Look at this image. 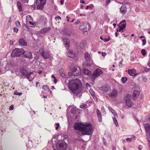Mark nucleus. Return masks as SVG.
<instances>
[{
  "mask_svg": "<svg viewBox=\"0 0 150 150\" xmlns=\"http://www.w3.org/2000/svg\"><path fill=\"white\" fill-rule=\"evenodd\" d=\"M68 86L69 90L76 94H78L81 91L82 84L78 79H71L69 82Z\"/></svg>",
  "mask_w": 150,
  "mask_h": 150,
  "instance_id": "f257e3e1",
  "label": "nucleus"
},
{
  "mask_svg": "<svg viewBox=\"0 0 150 150\" xmlns=\"http://www.w3.org/2000/svg\"><path fill=\"white\" fill-rule=\"evenodd\" d=\"M74 127L75 129L81 131L82 135H89L92 132L93 126L90 123L86 124L83 127L76 123Z\"/></svg>",
  "mask_w": 150,
  "mask_h": 150,
  "instance_id": "f03ea898",
  "label": "nucleus"
},
{
  "mask_svg": "<svg viewBox=\"0 0 150 150\" xmlns=\"http://www.w3.org/2000/svg\"><path fill=\"white\" fill-rule=\"evenodd\" d=\"M81 72L80 68L78 66H75L73 69V71L69 72L68 75L70 78H73V76L78 75L81 74Z\"/></svg>",
  "mask_w": 150,
  "mask_h": 150,
  "instance_id": "7ed1b4c3",
  "label": "nucleus"
},
{
  "mask_svg": "<svg viewBox=\"0 0 150 150\" xmlns=\"http://www.w3.org/2000/svg\"><path fill=\"white\" fill-rule=\"evenodd\" d=\"M56 147L59 150H66L67 144L64 140H60L57 143Z\"/></svg>",
  "mask_w": 150,
  "mask_h": 150,
  "instance_id": "20e7f679",
  "label": "nucleus"
},
{
  "mask_svg": "<svg viewBox=\"0 0 150 150\" xmlns=\"http://www.w3.org/2000/svg\"><path fill=\"white\" fill-rule=\"evenodd\" d=\"M24 52V50L22 49L16 48L12 52L11 56L12 57H19L21 55L23 54Z\"/></svg>",
  "mask_w": 150,
  "mask_h": 150,
  "instance_id": "39448f33",
  "label": "nucleus"
},
{
  "mask_svg": "<svg viewBox=\"0 0 150 150\" xmlns=\"http://www.w3.org/2000/svg\"><path fill=\"white\" fill-rule=\"evenodd\" d=\"M26 24L31 27H34L35 23L33 21V18L30 15H28L26 17Z\"/></svg>",
  "mask_w": 150,
  "mask_h": 150,
  "instance_id": "423d86ee",
  "label": "nucleus"
},
{
  "mask_svg": "<svg viewBox=\"0 0 150 150\" xmlns=\"http://www.w3.org/2000/svg\"><path fill=\"white\" fill-rule=\"evenodd\" d=\"M20 71L21 75L25 76L28 79H29L30 76L33 74L31 72H28L23 67L21 68Z\"/></svg>",
  "mask_w": 150,
  "mask_h": 150,
  "instance_id": "0eeeda50",
  "label": "nucleus"
},
{
  "mask_svg": "<svg viewBox=\"0 0 150 150\" xmlns=\"http://www.w3.org/2000/svg\"><path fill=\"white\" fill-rule=\"evenodd\" d=\"M46 0H36L37 8L38 9H42L45 4Z\"/></svg>",
  "mask_w": 150,
  "mask_h": 150,
  "instance_id": "6e6552de",
  "label": "nucleus"
},
{
  "mask_svg": "<svg viewBox=\"0 0 150 150\" xmlns=\"http://www.w3.org/2000/svg\"><path fill=\"white\" fill-rule=\"evenodd\" d=\"M103 73L102 71L99 69H96L91 76V77L95 79L97 77Z\"/></svg>",
  "mask_w": 150,
  "mask_h": 150,
  "instance_id": "1a4fd4ad",
  "label": "nucleus"
},
{
  "mask_svg": "<svg viewBox=\"0 0 150 150\" xmlns=\"http://www.w3.org/2000/svg\"><path fill=\"white\" fill-rule=\"evenodd\" d=\"M131 96L128 94L125 95V100L127 105L130 107L132 106V102L131 101Z\"/></svg>",
  "mask_w": 150,
  "mask_h": 150,
  "instance_id": "9d476101",
  "label": "nucleus"
},
{
  "mask_svg": "<svg viewBox=\"0 0 150 150\" xmlns=\"http://www.w3.org/2000/svg\"><path fill=\"white\" fill-rule=\"evenodd\" d=\"M79 29L81 30H83L87 33V30L89 29V26L86 22H82L81 23L79 27Z\"/></svg>",
  "mask_w": 150,
  "mask_h": 150,
  "instance_id": "9b49d317",
  "label": "nucleus"
},
{
  "mask_svg": "<svg viewBox=\"0 0 150 150\" xmlns=\"http://www.w3.org/2000/svg\"><path fill=\"white\" fill-rule=\"evenodd\" d=\"M50 30L51 28L50 27H44L40 31L39 33L40 34L44 35L48 32Z\"/></svg>",
  "mask_w": 150,
  "mask_h": 150,
  "instance_id": "f8f14e48",
  "label": "nucleus"
},
{
  "mask_svg": "<svg viewBox=\"0 0 150 150\" xmlns=\"http://www.w3.org/2000/svg\"><path fill=\"white\" fill-rule=\"evenodd\" d=\"M109 96L111 98H115L118 95V92L117 90L114 89L112 92L109 94Z\"/></svg>",
  "mask_w": 150,
  "mask_h": 150,
  "instance_id": "ddd939ff",
  "label": "nucleus"
},
{
  "mask_svg": "<svg viewBox=\"0 0 150 150\" xmlns=\"http://www.w3.org/2000/svg\"><path fill=\"white\" fill-rule=\"evenodd\" d=\"M24 57L26 58L31 59L33 57V55L32 53L27 51L24 52Z\"/></svg>",
  "mask_w": 150,
  "mask_h": 150,
  "instance_id": "4468645a",
  "label": "nucleus"
},
{
  "mask_svg": "<svg viewBox=\"0 0 150 150\" xmlns=\"http://www.w3.org/2000/svg\"><path fill=\"white\" fill-rule=\"evenodd\" d=\"M139 92L137 90H134L133 93V100H135L139 95Z\"/></svg>",
  "mask_w": 150,
  "mask_h": 150,
  "instance_id": "2eb2a0df",
  "label": "nucleus"
},
{
  "mask_svg": "<svg viewBox=\"0 0 150 150\" xmlns=\"http://www.w3.org/2000/svg\"><path fill=\"white\" fill-rule=\"evenodd\" d=\"M120 11L121 13L122 14H125L127 11L126 6L124 5L122 6L120 8Z\"/></svg>",
  "mask_w": 150,
  "mask_h": 150,
  "instance_id": "dca6fc26",
  "label": "nucleus"
},
{
  "mask_svg": "<svg viewBox=\"0 0 150 150\" xmlns=\"http://www.w3.org/2000/svg\"><path fill=\"white\" fill-rule=\"evenodd\" d=\"M66 47L67 49H69L70 46V41L67 38H65L63 39Z\"/></svg>",
  "mask_w": 150,
  "mask_h": 150,
  "instance_id": "f3484780",
  "label": "nucleus"
},
{
  "mask_svg": "<svg viewBox=\"0 0 150 150\" xmlns=\"http://www.w3.org/2000/svg\"><path fill=\"white\" fill-rule=\"evenodd\" d=\"M42 56L45 59H49L51 57L49 52L47 51H45Z\"/></svg>",
  "mask_w": 150,
  "mask_h": 150,
  "instance_id": "a211bd4d",
  "label": "nucleus"
},
{
  "mask_svg": "<svg viewBox=\"0 0 150 150\" xmlns=\"http://www.w3.org/2000/svg\"><path fill=\"white\" fill-rule=\"evenodd\" d=\"M68 57L73 58L75 57V53L72 50H69L67 53Z\"/></svg>",
  "mask_w": 150,
  "mask_h": 150,
  "instance_id": "6ab92c4d",
  "label": "nucleus"
},
{
  "mask_svg": "<svg viewBox=\"0 0 150 150\" xmlns=\"http://www.w3.org/2000/svg\"><path fill=\"white\" fill-rule=\"evenodd\" d=\"M128 73L129 75L132 76H135L136 75V70L134 69L129 70Z\"/></svg>",
  "mask_w": 150,
  "mask_h": 150,
  "instance_id": "aec40b11",
  "label": "nucleus"
},
{
  "mask_svg": "<svg viewBox=\"0 0 150 150\" xmlns=\"http://www.w3.org/2000/svg\"><path fill=\"white\" fill-rule=\"evenodd\" d=\"M84 57L86 60L87 62H90L91 61V58L90 54L87 52H86L84 54Z\"/></svg>",
  "mask_w": 150,
  "mask_h": 150,
  "instance_id": "412c9836",
  "label": "nucleus"
},
{
  "mask_svg": "<svg viewBox=\"0 0 150 150\" xmlns=\"http://www.w3.org/2000/svg\"><path fill=\"white\" fill-rule=\"evenodd\" d=\"M96 113L98 118V121L101 122L102 121V115L99 110L97 109L96 110Z\"/></svg>",
  "mask_w": 150,
  "mask_h": 150,
  "instance_id": "4be33fe9",
  "label": "nucleus"
},
{
  "mask_svg": "<svg viewBox=\"0 0 150 150\" xmlns=\"http://www.w3.org/2000/svg\"><path fill=\"white\" fill-rule=\"evenodd\" d=\"M99 89L101 91L105 93L107 92L109 90V88L106 86H103L100 87Z\"/></svg>",
  "mask_w": 150,
  "mask_h": 150,
  "instance_id": "5701e85b",
  "label": "nucleus"
},
{
  "mask_svg": "<svg viewBox=\"0 0 150 150\" xmlns=\"http://www.w3.org/2000/svg\"><path fill=\"white\" fill-rule=\"evenodd\" d=\"M144 127L146 133L150 132V124L148 123L144 125Z\"/></svg>",
  "mask_w": 150,
  "mask_h": 150,
  "instance_id": "b1692460",
  "label": "nucleus"
},
{
  "mask_svg": "<svg viewBox=\"0 0 150 150\" xmlns=\"http://www.w3.org/2000/svg\"><path fill=\"white\" fill-rule=\"evenodd\" d=\"M19 44L23 46L27 45V43L25 40L23 38H20L19 41Z\"/></svg>",
  "mask_w": 150,
  "mask_h": 150,
  "instance_id": "393cba45",
  "label": "nucleus"
},
{
  "mask_svg": "<svg viewBox=\"0 0 150 150\" xmlns=\"http://www.w3.org/2000/svg\"><path fill=\"white\" fill-rule=\"evenodd\" d=\"M17 5L18 6V11L19 12H21L22 10V5L21 3L19 1L17 2Z\"/></svg>",
  "mask_w": 150,
  "mask_h": 150,
  "instance_id": "a878e982",
  "label": "nucleus"
},
{
  "mask_svg": "<svg viewBox=\"0 0 150 150\" xmlns=\"http://www.w3.org/2000/svg\"><path fill=\"white\" fill-rule=\"evenodd\" d=\"M59 73L61 76L62 77L65 78L67 77V75L65 74V73L62 70H59Z\"/></svg>",
  "mask_w": 150,
  "mask_h": 150,
  "instance_id": "bb28decb",
  "label": "nucleus"
},
{
  "mask_svg": "<svg viewBox=\"0 0 150 150\" xmlns=\"http://www.w3.org/2000/svg\"><path fill=\"white\" fill-rule=\"evenodd\" d=\"M42 89L45 90H48V91H50L51 93L52 92V91L50 90L49 87L47 85L43 86H42Z\"/></svg>",
  "mask_w": 150,
  "mask_h": 150,
  "instance_id": "cd10ccee",
  "label": "nucleus"
},
{
  "mask_svg": "<svg viewBox=\"0 0 150 150\" xmlns=\"http://www.w3.org/2000/svg\"><path fill=\"white\" fill-rule=\"evenodd\" d=\"M83 72L85 74L88 75H90L91 74V71H90L86 69H84Z\"/></svg>",
  "mask_w": 150,
  "mask_h": 150,
  "instance_id": "c85d7f7f",
  "label": "nucleus"
},
{
  "mask_svg": "<svg viewBox=\"0 0 150 150\" xmlns=\"http://www.w3.org/2000/svg\"><path fill=\"white\" fill-rule=\"evenodd\" d=\"M108 109L114 115H115V114H116L115 111L112 109V108L111 107H109Z\"/></svg>",
  "mask_w": 150,
  "mask_h": 150,
  "instance_id": "c756f323",
  "label": "nucleus"
},
{
  "mask_svg": "<svg viewBox=\"0 0 150 150\" xmlns=\"http://www.w3.org/2000/svg\"><path fill=\"white\" fill-rule=\"evenodd\" d=\"M45 51H44V49L42 48H40L39 49V52L40 54L42 56V55L43 54H44V53Z\"/></svg>",
  "mask_w": 150,
  "mask_h": 150,
  "instance_id": "7c9ffc66",
  "label": "nucleus"
},
{
  "mask_svg": "<svg viewBox=\"0 0 150 150\" xmlns=\"http://www.w3.org/2000/svg\"><path fill=\"white\" fill-rule=\"evenodd\" d=\"M125 28H123L122 27H121L120 26L119 27V29H117V32L119 31L120 32H123V30L125 29Z\"/></svg>",
  "mask_w": 150,
  "mask_h": 150,
  "instance_id": "2f4dec72",
  "label": "nucleus"
},
{
  "mask_svg": "<svg viewBox=\"0 0 150 150\" xmlns=\"http://www.w3.org/2000/svg\"><path fill=\"white\" fill-rule=\"evenodd\" d=\"M127 79L126 77H122L121 79V81L123 83H125L127 80Z\"/></svg>",
  "mask_w": 150,
  "mask_h": 150,
  "instance_id": "473e14b6",
  "label": "nucleus"
},
{
  "mask_svg": "<svg viewBox=\"0 0 150 150\" xmlns=\"http://www.w3.org/2000/svg\"><path fill=\"white\" fill-rule=\"evenodd\" d=\"M112 118H113V121H114L115 125H116L117 126H118V123L116 119L114 117H113Z\"/></svg>",
  "mask_w": 150,
  "mask_h": 150,
  "instance_id": "72a5a7b5",
  "label": "nucleus"
},
{
  "mask_svg": "<svg viewBox=\"0 0 150 150\" xmlns=\"http://www.w3.org/2000/svg\"><path fill=\"white\" fill-rule=\"evenodd\" d=\"M87 107V106L86 104H83L81 105L80 106V108H86Z\"/></svg>",
  "mask_w": 150,
  "mask_h": 150,
  "instance_id": "f704fd0d",
  "label": "nucleus"
},
{
  "mask_svg": "<svg viewBox=\"0 0 150 150\" xmlns=\"http://www.w3.org/2000/svg\"><path fill=\"white\" fill-rule=\"evenodd\" d=\"M89 91L90 93L92 96H94L95 95V93L92 89H90L89 90Z\"/></svg>",
  "mask_w": 150,
  "mask_h": 150,
  "instance_id": "c9c22d12",
  "label": "nucleus"
},
{
  "mask_svg": "<svg viewBox=\"0 0 150 150\" xmlns=\"http://www.w3.org/2000/svg\"><path fill=\"white\" fill-rule=\"evenodd\" d=\"M121 27H122L123 28H125L126 27V23H122V24L120 23V25Z\"/></svg>",
  "mask_w": 150,
  "mask_h": 150,
  "instance_id": "e433bc0d",
  "label": "nucleus"
},
{
  "mask_svg": "<svg viewBox=\"0 0 150 150\" xmlns=\"http://www.w3.org/2000/svg\"><path fill=\"white\" fill-rule=\"evenodd\" d=\"M141 53L143 56H144L146 54V52L145 50L144 49L142 50L141 51Z\"/></svg>",
  "mask_w": 150,
  "mask_h": 150,
  "instance_id": "4c0bfd02",
  "label": "nucleus"
},
{
  "mask_svg": "<svg viewBox=\"0 0 150 150\" xmlns=\"http://www.w3.org/2000/svg\"><path fill=\"white\" fill-rule=\"evenodd\" d=\"M16 26L18 27H19L20 26V23L18 21H16Z\"/></svg>",
  "mask_w": 150,
  "mask_h": 150,
  "instance_id": "58836bf2",
  "label": "nucleus"
},
{
  "mask_svg": "<svg viewBox=\"0 0 150 150\" xmlns=\"http://www.w3.org/2000/svg\"><path fill=\"white\" fill-rule=\"evenodd\" d=\"M142 42H143V43H142L143 45H144L146 44V40L145 39L143 40H142Z\"/></svg>",
  "mask_w": 150,
  "mask_h": 150,
  "instance_id": "ea45409f",
  "label": "nucleus"
},
{
  "mask_svg": "<svg viewBox=\"0 0 150 150\" xmlns=\"http://www.w3.org/2000/svg\"><path fill=\"white\" fill-rule=\"evenodd\" d=\"M13 30L14 32L16 33H17L18 30V29L16 28H14Z\"/></svg>",
  "mask_w": 150,
  "mask_h": 150,
  "instance_id": "a19ab883",
  "label": "nucleus"
},
{
  "mask_svg": "<svg viewBox=\"0 0 150 150\" xmlns=\"http://www.w3.org/2000/svg\"><path fill=\"white\" fill-rule=\"evenodd\" d=\"M13 109V105H11L9 108V110H12Z\"/></svg>",
  "mask_w": 150,
  "mask_h": 150,
  "instance_id": "79ce46f5",
  "label": "nucleus"
},
{
  "mask_svg": "<svg viewBox=\"0 0 150 150\" xmlns=\"http://www.w3.org/2000/svg\"><path fill=\"white\" fill-rule=\"evenodd\" d=\"M106 6H107L110 2L111 0H106Z\"/></svg>",
  "mask_w": 150,
  "mask_h": 150,
  "instance_id": "37998d69",
  "label": "nucleus"
},
{
  "mask_svg": "<svg viewBox=\"0 0 150 150\" xmlns=\"http://www.w3.org/2000/svg\"><path fill=\"white\" fill-rule=\"evenodd\" d=\"M110 40V39H108L107 38H105L104 39H103V41H104L105 42H107L108 41Z\"/></svg>",
  "mask_w": 150,
  "mask_h": 150,
  "instance_id": "c03bdc74",
  "label": "nucleus"
},
{
  "mask_svg": "<svg viewBox=\"0 0 150 150\" xmlns=\"http://www.w3.org/2000/svg\"><path fill=\"white\" fill-rule=\"evenodd\" d=\"M14 94L20 96L22 94V92H17V93Z\"/></svg>",
  "mask_w": 150,
  "mask_h": 150,
  "instance_id": "a18cd8bd",
  "label": "nucleus"
},
{
  "mask_svg": "<svg viewBox=\"0 0 150 150\" xmlns=\"http://www.w3.org/2000/svg\"><path fill=\"white\" fill-rule=\"evenodd\" d=\"M80 21L79 20H77V21L75 22V24H78L80 23Z\"/></svg>",
  "mask_w": 150,
  "mask_h": 150,
  "instance_id": "49530a36",
  "label": "nucleus"
},
{
  "mask_svg": "<svg viewBox=\"0 0 150 150\" xmlns=\"http://www.w3.org/2000/svg\"><path fill=\"white\" fill-rule=\"evenodd\" d=\"M142 148H143V146L142 145H139L138 147V149L139 150H142Z\"/></svg>",
  "mask_w": 150,
  "mask_h": 150,
  "instance_id": "de8ad7c7",
  "label": "nucleus"
},
{
  "mask_svg": "<svg viewBox=\"0 0 150 150\" xmlns=\"http://www.w3.org/2000/svg\"><path fill=\"white\" fill-rule=\"evenodd\" d=\"M143 80L144 82H146L147 81L146 78V77H144L143 78Z\"/></svg>",
  "mask_w": 150,
  "mask_h": 150,
  "instance_id": "09e8293b",
  "label": "nucleus"
},
{
  "mask_svg": "<svg viewBox=\"0 0 150 150\" xmlns=\"http://www.w3.org/2000/svg\"><path fill=\"white\" fill-rule=\"evenodd\" d=\"M86 87L88 88V87H90V86L89 84L88 83H86Z\"/></svg>",
  "mask_w": 150,
  "mask_h": 150,
  "instance_id": "8fccbe9b",
  "label": "nucleus"
},
{
  "mask_svg": "<svg viewBox=\"0 0 150 150\" xmlns=\"http://www.w3.org/2000/svg\"><path fill=\"white\" fill-rule=\"evenodd\" d=\"M126 140L127 141H129L131 142L132 141V139L130 138H126Z\"/></svg>",
  "mask_w": 150,
  "mask_h": 150,
  "instance_id": "3c124183",
  "label": "nucleus"
},
{
  "mask_svg": "<svg viewBox=\"0 0 150 150\" xmlns=\"http://www.w3.org/2000/svg\"><path fill=\"white\" fill-rule=\"evenodd\" d=\"M35 59L36 60H38L39 58V55H36L35 58Z\"/></svg>",
  "mask_w": 150,
  "mask_h": 150,
  "instance_id": "603ef678",
  "label": "nucleus"
},
{
  "mask_svg": "<svg viewBox=\"0 0 150 150\" xmlns=\"http://www.w3.org/2000/svg\"><path fill=\"white\" fill-rule=\"evenodd\" d=\"M80 2L81 3L85 4V1L84 0H80Z\"/></svg>",
  "mask_w": 150,
  "mask_h": 150,
  "instance_id": "864d4df0",
  "label": "nucleus"
},
{
  "mask_svg": "<svg viewBox=\"0 0 150 150\" xmlns=\"http://www.w3.org/2000/svg\"><path fill=\"white\" fill-rule=\"evenodd\" d=\"M64 0H61L60 1V3L62 5H63L64 4Z\"/></svg>",
  "mask_w": 150,
  "mask_h": 150,
  "instance_id": "5fc2aeb1",
  "label": "nucleus"
},
{
  "mask_svg": "<svg viewBox=\"0 0 150 150\" xmlns=\"http://www.w3.org/2000/svg\"><path fill=\"white\" fill-rule=\"evenodd\" d=\"M125 23V20H123L122 21L120 22V24H122V23Z\"/></svg>",
  "mask_w": 150,
  "mask_h": 150,
  "instance_id": "6e6d98bb",
  "label": "nucleus"
},
{
  "mask_svg": "<svg viewBox=\"0 0 150 150\" xmlns=\"http://www.w3.org/2000/svg\"><path fill=\"white\" fill-rule=\"evenodd\" d=\"M91 64H90V63H87L86 64V65L87 67H90V66H91Z\"/></svg>",
  "mask_w": 150,
  "mask_h": 150,
  "instance_id": "4d7b16f0",
  "label": "nucleus"
},
{
  "mask_svg": "<svg viewBox=\"0 0 150 150\" xmlns=\"http://www.w3.org/2000/svg\"><path fill=\"white\" fill-rule=\"evenodd\" d=\"M122 62H120L119 63V65L120 66H122Z\"/></svg>",
  "mask_w": 150,
  "mask_h": 150,
  "instance_id": "13d9d810",
  "label": "nucleus"
},
{
  "mask_svg": "<svg viewBox=\"0 0 150 150\" xmlns=\"http://www.w3.org/2000/svg\"><path fill=\"white\" fill-rule=\"evenodd\" d=\"M57 80L56 78L54 79V83H57Z\"/></svg>",
  "mask_w": 150,
  "mask_h": 150,
  "instance_id": "bf43d9fd",
  "label": "nucleus"
},
{
  "mask_svg": "<svg viewBox=\"0 0 150 150\" xmlns=\"http://www.w3.org/2000/svg\"><path fill=\"white\" fill-rule=\"evenodd\" d=\"M66 17L67 18V21L68 22H69V17L67 16Z\"/></svg>",
  "mask_w": 150,
  "mask_h": 150,
  "instance_id": "052dcab7",
  "label": "nucleus"
},
{
  "mask_svg": "<svg viewBox=\"0 0 150 150\" xmlns=\"http://www.w3.org/2000/svg\"><path fill=\"white\" fill-rule=\"evenodd\" d=\"M56 18L59 19H61V18L59 16H58L57 17H56Z\"/></svg>",
  "mask_w": 150,
  "mask_h": 150,
  "instance_id": "680f3d73",
  "label": "nucleus"
},
{
  "mask_svg": "<svg viewBox=\"0 0 150 150\" xmlns=\"http://www.w3.org/2000/svg\"><path fill=\"white\" fill-rule=\"evenodd\" d=\"M80 15L81 16H85L86 15V14L85 13H84V14H80Z\"/></svg>",
  "mask_w": 150,
  "mask_h": 150,
  "instance_id": "e2e57ef3",
  "label": "nucleus"
},
{
  "mask_svg": "<svg viewBox=\"0 0 150 150\" xmlns=\"http://www.w3.org/2000/svg\"><path fill=\"white\" fill-rule=\"evenodd\" d=\"M42 73V71H38V73L39 74H40Z\"/></svg>",
  "mask_w": 150,
  "mask_h": 150,
  "instance_id": "0e129e2a",
  "label": "nucleus"
},
{
  "mask_svg": "<svg viewBox=\"0 0 150 150\" xmlns=\"http://www.w3.org/2000/svg\"><path fill=\"white\" fill-rule=\"evenodd\" d=\"M131 139H135V136H134L132 137V138Z\"/></svg>",
  "mask_w": 150,
  "mask_h": 150,
  "instance_id": "69168bd1",
  "label": "nucleus"
},
{
  "mask_svg": "<svg viewBox=\"0 0 150 150\" xmlns=\"http://www.w3.org/2000/svg\"><path fill=\"white\" fill-rule=\"evenodd\" d=\"M113 25L114 27H116V24L114 23L113 24Z\"/></svg>",
  "mask_w": 150,
  "mask_h": 150,
  "instance_id": "338daca9",
  "label": "nucleus"
},
{
  "mask_svg": "<svg viewBox=\"0 0 150 150\" xmlns=\"http://www.w3.org/2000/svg\"><path fill=\"white\" fill-rule=\"evenodd\" d=\"M112 150H116V148L114 146H113V148H112Z\"/></svg>",
  "mask_w": 150,
  "mask_h": 150,
  "instance_id": "774afa93",
  "label": "nucleus"
}]
</instances>
